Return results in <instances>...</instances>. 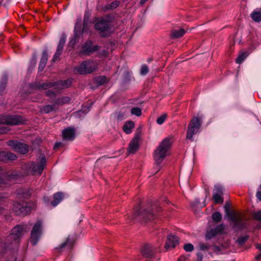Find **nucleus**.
Here are the masks:
<instances>
[{"label":"nucleus","mask_w":261,"mask_h":261,"mask_svg":"<svg viewBox=\"0 0 261 261\" xmlns=\"http://www.w3.org/2000/svg\"><path fill=\"white\" fill-rule=\"evenodd\" d=\"M63 195H64V193L62 192H58L57 193H56L54 196H63Z\"/></svg>","instance_id":"56"},{"label":"nucleus","mask_w":261,"mask_h":261,"mask_svg":"<svg viewBox=\"0 0 261 261\" xmlns=\"http://www.w3.org/2000/svg\"><path fill=\"white\" fill-rule=\"evenodd\" d=\"M99 46L98 45H92L91 41H87L82 47L81 53L84 55H90L95 51L98 50Z\"/></svg>","instance_id":"14"},{"label":"nucleus","mask_w":261,"mask_h":261,"mask_svg":"<svg viewBox=\"0 0 261 261\" xmlns=\"http://www.w3.org/2000/svg\"><path fill=\"white\" fill-rule=\"evenodd\" d=\"M148 72H149L148 67L145 64L143 65L141 67V70H140L141 74H142L143 75H145Z\"/></svg>","instance_id":"41"},{"label":"nucleus","mask_w":261,"mask_h":261,"mask_svg":"<svg viewBox=\"0 0 261 261\" xmlns=\"http://www.w3.org/2000/svg\"><path fill=\"white\" fill-rule=\"evenodd\" d=\"M70 98L68 96H64L58 98L55 102V105H63L66 103H68L70 101Z\"/></svg>","instance_id":"28"},{"label":"nucleus","mask_w":261,"mask_h":261,"mask_svg":"<svg viewBox=\"0 0 261 261\" xmlns=\"http://www.w3.org/2000/svg\"><path fill=\"white\" fill-rule=\"evenodd\" d=\"M255 259L257 260L261 259V251L260 252L255 256Z\"/></svg>","instance_id":"57"},{"label":"nucleus","mask_w":261,"mask_h":261,"mask_svg":"<svg viewBox=\"0 0 261 261\" xmlns=\"http://www.w3.org/2000/svg\"><path fill=\"white\" fill-rule=\"evenodd\" d=\"M167 115L166 114H163L162 116L159 117L157 120L156 122L159 124H162L164 123L166 119L167 118Z\"/></svg>","instance_id":"43"},{"label":"nucleus","mask_w":261,"mask_h":261,"mask_svg":"<svg viewBox=\"0 0 261 261\" xmlns=\"http://www.w3.org/2000/svg\"><path fill=\"white\" fill-rule=\"evenodd\" d=\"M71 85L69 80L60 81L57 83H46L41 85V87L44 89L50 87H55L58 89H63L69 87Z\"/></svg>","instance_id":"11"},{"label":"nucleus","mask_w":261,"mask_h":261,"mask_svg":"<svg viewBox=\"0 0 261 261\" xmlns=\"http://www.w3.org/2000/svg\"><path fill=\"white\" fill-rule=\"evenodd\" d=\"M46 166V159L44 156L40 157L37 163H32L30 166V169L32 171L33 174H38L41 175Z\"/></svg>","instance_id":"10"},{"label":"nucleus","mask_w":261,"mask_h":261,"mask_svg":"<svg viewBox=\"0 0 261 261\" xmlns=\"http://www.w3.org/2000/svg\"><path fill=\"white\" fill-rule=\"evenodd\" d=\"M252 20L256 22H261V11L259 9H255L250 14Z\"/></svg>","instance_id":"25"},{"label":"nucleus","mask_w":261,"mask_h":261,"mask_svg":"<svg viewBox=\"0 0 261 261\" xmlns=\"http://www.w3.org/2000/svg\"><path fill=\"white\" fill-rule=\"evenodd\" d=\"M199 248L201 251H206L210 248V245L206 243H200Z\"/></svg>","instance_id":"44"},{"label":"nucleus","mask_w":261,"mask_h":261,"mask_svg":"<svg viewBox=\"0 0 261 261\" xmlns=\"http://www.w3.org/2000/svg\"><path fill=\"white\" fill-rule=\"evenodd\" d=\"M140 138V134H136L134 138L129 143L128 151L130 153H134L139 149V140Z\"/></svg>","instance_id":"16"},{"label":"nucleus","mask_w":261,"mask_h":261,"mask_svg":"<svg viewBox=\"0 0 261 261\" xmlns=\"http://www.w3.org/2000/svg\"><path fill=\"white\" fill-rule=\"evenodd\" d=\"M63 197H43V201L45 204L49 206L50 204L55 207L57 206L62 200Z\"/></svg>","instance_id":"18"},{"label":"nucleus","mask_w":261,"mask_h":261,"mask_svg":"<svg viewBox=\"0 0 261 261\" xmlns=\"http://www.w3.org/2000/svg\"><path fill=\"white\" fill-rule=\"evenodd\" d=\"M96 69V64L93 61H85L76 68H74V71L81 74L91 73Z\"/></svg>","instance_id":"8"},{"label":"nucleus","mask_w":261,"mask_h":261,"mask_svg":"<svg viewBox=\"0 0 261 261\" xmlns=\"http://www.w3.org/2000/svg\"><path fill=\"white\" fill-rule=\"evenodd\" d=\"M47 53L46 50H44L43 52L41 59L39 63V68L40 69H43L45 67L47 61Z\"/></svg>","instance_id":"26"},{"label":"nucleus","mask_w":261,"mask_h":261,"mask_svg":"<svg viewBox=\"0 0 261 261\" xmlns=\"http://www.w3.org/2000/svg\"><path fill=\"white\" fill-rule=\"evenodd\" d=\"M69 239L67 238L66 241L60 245L58 247L56 248V249H62L65 247H68L69 249H71L73 246V243L71 242H69Z\"/></svg>","instance_id":"29"},{"label":"nucleus","mask_w":261,"mask_h":261,"mask_svg":"<svg viewBox=\"0 0 261 261\" xmlns=\"http://www.w3.org/2000/svg\"><path fill=\"white\" fill-rule=\"evenodd\" d=\"M11 177L10 176H5L4 178H0V188H5L9 184Z\"/></svg>","instance_id":"30"},{"label":"nucleus","mask_w":261,"mask_h":261,"mask_svg":"<svg viewBox=\"0 0 261 261\" xmlns=\"http://www.w3.org/2000/svg\"><path fill=\"white\" fill-rule=\"evenodd\" d=\"M178 238L172 234H169L167 239L165 248L167 249L169 248H174L178 244Z\"/></svg>","instance_id":"15"},{"label":"nucleus","mask_w":261,"mask_h":261,"mask_svg":"<svg viewBox=\"0 0 261 261\" xmlns=\"http://www.w3.org/2000/svg\"><path fill=\"white\" fill-rule=\"evenodd\" d=\"M170 146V140L169 138H166L161 142L153 153L154 160L156 164H161L168 155Z\"/></svg>","instance_id":"3"},{"label":"nucleus","mask_w":261,"mask_h":261,"mask_svg":"<svg viewBox=\"0 0 261 261\" xmlns=\"http://www.w3.org/2000/svg\"><path fill=\"white\" fill-rule=\"evenodd\" d=\"M95 28L101 33L104 32L110 29L109 22L107 20L101 19L95 23Z\"/></svg>","instance_id":"19"},{"label":"nucleus","mask_w":261,"mask_h":261,"mask_svg":"<svg viewBox=\"0 0 261 261\" xmlns=\"http://www.w3.org/2000/svg\"><path fill=\"white\" fill-rule=\"evenodd\" d=\"M248 55L246 53L243 52L240 54L236 59V62L241 64L247 57Z\"/></svg>","instance_id":"32"},{"label":"nucleus","mask_w":261,"mask_h":261,"mask_svg":"<svg viewBox=\"0 0 261 261\" xmlns=\"http://www.w3.org/2000/svg\"><path fill=\"white\" fill-rule=\"evenodd\" d=\"M226 215L228 218L229 220L232 222V221H234L236 219V217L238 215V214H235L231 212V211H229L225 212Z\"/></svg>","instance_id":"33"},{"label":"nucleus","mask_w":261,"mask_h":261,"mask_svg":"<svg viewBox=\"0 0 261 261\" xmlns=\"http://www.w3.org/2000/svg\"><path fill=\"white\" fill-rule=\"evenodd\" d=\"M216 230L217 229L221 233L224 229L223 224H220L216 227Z\"/></svg>","instance_id":"47"},{"label":"nucleus","mask_w":261,"mask_h":261,"mask_svg":"<svg viewBox=\"0 0 261 261\" xmlns=\"http://www.w3.org/2000/svg\"><path fill=\"white\" fill-rule=\"evenodd\" d=\"M131 113L137 116H140L142 114V111L139 108H133L131 109Z\"/></svg>","instance_id":"35"},{"label":"nucleus","mask_w":261,"mask_h":261,"mask_svg":"<svg viewBox=\"0 0 261 261\" xmlns=\"http://www.w3.org/2000/svg\"><path fill=\"white\" fill-rule=\"evenodd\" d=\"M258 201H261V197H257Z\"/></svg>","instance_id":"63"},{"label":"nucleus","mask_w":261,"mask_h":261,"mask_svg":"<svg viewBox=\"0 0 261 261\" xmlns=\"http://www.w3.org/2000/svg\"><path fill=\"white\" fill-rule=\"evenodd\" d=\"M23 231L24 227L22 225H16L11 230L10 234L7 237V240L11 244L13 243L17 244L23 236Z\"/></svg>","instance_id":"6"},{"label":"nucleus","mask_w":261,"mask_h":261,"mask_svg":"<svg viewBox=\"0 0 261 261\" xmlns=\"http://www.w3.org/2000/svg\"><path fill=\"white\" fill-rule=\"evenodd\" d=\"M213 229L215 230V231H216V232H217V234H220V233H221L219 231V230H218L217 229L216 230V227H215V228H214Z\"/></svg>","instance_id":"61"},{"label":"nucleus","mask_w":261,"mask_h":261,"mask_svg":"<svg viewBox=\"0 0 261 261\" xmlns=\"http://www.w3.org/2000/svg\"><path fill=\"white\" fill-rule=\"evenodd\" d=\"M224 210H225V212H227V211H230V205L228 203H226L225 204V205L224 206Z\"/></svg>","instance_id":"52"},{"label":"nucleus","mask_w":261,"mask_h":261,"mask_svg":"<svg viewBox=\"0 0 261 261\" xmlns=\"http://www.w3.org/2000/svg\"><path fill=\"white\" fill-rule=\"evenodd\" d=\"M182 259H184V258L180 257L178 260V261H181Z\"/></svg>","instance_id":"62"},{"label":"nucleus","mask_w":261,"mask_h":261,"mask_svg":"<svg viewBox=\"0 0 261 261\" xmlns=\"http://www.w3.org/2000/svg\"><path fill=\"white\" fill-rule=\"evenodd\" d=\"M200 118L194 117L190 121L187 131L186 138L193 141V136L199 132L201 126Z\"/></svg>","instance_id":"5"},{"label":"nucleus","mask_w":261,"mask_h":261,"mask_svg":"<svg viewBox=\"0 0 261 261\" xmlns=\"http://www.w3.org/2000/svg\"><path fill=\"white\" fill-rule=\"evenodd\" d=\"M55 104L53 106L46 105L43 107V111L46 113H48L51 111H54L55 110Z\"/></svg>","instance_id":"37"},{"label":"nucleus","mask_w":261,"mask_h":261,"mask_svg":"<svg viewBox=\"0 0 261 261\" xmlns=\"http://www.w3.org/2000/svg\"><path fill=\"white\" fill-rule=\"evenodd\" d=\"M6 85V82H4V83H2V84L0 86V91H2L5 89Z\"/></svg>","instance_id":"54"},{"label":"nucleus","mask_w":261,"mask_h":261,"mask_svg":"<svg viewBox=\"0 0 261 261\" xmlns=\"http://www.w3.org/2000/svg\"><path fill=\"white\" fill-rule=\"evenodd\" d=\"M2 210H3V208H2L1 207H0V213H1V212H2Z\"/></svg>","instance_id":"64"},{"label":"nucleus","mask_w":261,"mask_h":261,"mask_svg":"<svg viewBox=\"0 0 261 261\" xmlns=\"http://www.w3.org/2000/svg\"><path fill=\"white\" fill-rule=\"evenodd\" d=\"M252 216L255 220L261 221V211L254 212Z\"/></svg>","instance_id":"38"},{"label":"nucleus","mask_w":261,"mask_h":261,"mask_svg":"<svg viewBox=\"0 0 261 261\" xmlns=\"http://www.w3.org/2000/svg\"><path fill=\"white\" fill-rule=\"evenodd\" d=\"M97 84L99 85H103L107 82V78L105 76H100L98 77L96 80Z\"/></svg>","instance_id":"40"},{"label":"nucleus","mask_w":261,"mask_h":261,"mask_svg":"<svg viewBox=\"0 0 261 261\" xmlns=\"http://www.w3.org/2000/svg\"><path fill=\"white\" fill-rule=\"evenodd\" d=\"M119 5V2L114 1L112 3L107 4L103 8V10L106 11L109 10H113L116 9Z\"/></svg>","instance_id":"27"},{"label":"nucleus","mask_w":261,"mask_h":261,"mask_svg":"<svg viewBox=\"0 0 261 261\" xmlns=\"http://www.w3.org/2000/svg\"><path fill=\"white\" fill-rule=\"evenodd\" d=\"M257 196H261V185L259 187V190L257 192Z\"/></svg>","instance_id":"59"},{"label":"nucleus","mask_w":261,"mask_h":261,"mask_svg":"<svg viewBox=\"0 0 261 261\" xmlns=\"http://www.w3.org/2000/svg\"><path fill=\"white\" fill-rule=\"evenodd\" d=\"M217 234H218L215 230L212 228L211 229L210 231H208L206 236V239L207 240L211 239L215 236H216Z\"/></svg>","instance_id":"36"},{"label":"nucleus","mask_w":261,"mask_h":261,"mask_svg":"<svg viewBox=\"0 0 261 261\" xmlns=\"http://www.w3.org/2000/svg\"><path fill=\"white\" fill-rule=\"evenodd\" d=\"M197 261H202L203 254L201 252H198L197 254Z\"/></svg>","instance_id":"50"},{"label":"nucleus","mask_w":261,"mask_h":261,"mask_svg":"<svg viewBox=\"0 0 261 261\" xmlns=\"http://www.w3.org/2000/svg\"><path fill=\"white\" fill-rule=\"evenodd\" d=\"M42 221L38 220L33 227L31 232L30 242L33 246L37 244L42 234Z\"/></svg>","instance_id":"9"},{"label":"nucleus","mask_w":261,"mask_h":261,"mask_svg":"<svg viewBox=\"0 0 261 261\" xmlns=\"http://www.w3.org/2000/svg\"><path fill=\"white\" fill-rule=\"evenodd\" d=\"M213 250L215 252H219L221 251V248L217 245H215L213 246Z\"/></svg>","instance_id":"48"},{"label":"nucleus","mask_w":261,"mask_h":261,"mask_svg":"<svg viewBox=\"0 0 261 261\" xmlns=\"http://www.w3.org/2000/svg\"><path fill=\"white\" fill-rule=\"evenodd\" d=\"M33 194L34 191L33 190H30L28 188H20L16 191V194L18 196H28Z\"/></svg>","instance_id":"23"},{"label":"nucleus","mask_w":261,"mask_h":261,"mask_svg":"<svg viewBox=\"0 0 261 261\" xmlns=\"http://www.w3.org/2000/svg\"><path fill=\"white\" fill-rule=\"evenodd\" d=\"M184 249L186 252H192L194 248L191 243H188L184 246Z\"/></svg>","instance_id":"39"},{"label":"nucleus","mask_w":261,"mask_h":261,"mask_svg":"<svg viewBox=\"0 0 261 261\" xmlns=\"http://www.w3.org/2000/svg\"><path fill=\"white\" fill-rule=\"evenodd\" d=\"M99 54L100 56H106L108 55V51L106 50H102L101 52L99 53Z\"/></svg>","instance_id":"53"},{"label":"nucleus","mask_w":261,"mask_h":261,"mask_svg":"<svg viewBox=\"0 0 261 261\" xmlns=\"http://www.w3.org/2000/svg\"><path fill=\"white\" fill-rule=\"evenodd\" d=\"M185 31L183 29L173 30L171 33V37L173 39L181 37L185 34Z\"/></svg>","instance_id":"22"},{"label":"nucleus","mask_w":261,"mask_h":261,"mask_svg":"<svg viewBox=\"0 0 261 261\" xmlns=\"http://www.w3.org/2000/svg\"><path fill=\"white\" fill-rule=\"evenodd\" d=\"M227 191L220 185L215 186L213 190V196H221L222 195H227Z\"/></svg>","instance_id":"21"},{"label":"nucleus","mask_w":261,"mask_h":261,"mask_svg":"<svg viewBox=\"0 0 261 261\" xmlns=\"http://www.w3.org/2000/svg\"><path fill=\"white\" fill-rule=\"evenodd\" d=\"M160 249L151 244H145L141 249V253L147 261H158L160 259Z\"/></svg>","instance_id":"4"},{"label":"nucleus","mask_w":261,"mask_h":261,"mask_svg":"<svg viewBox=\"0 0 261 261\" xmlns=\"http://www.w3.org/2000/svg\"><path fill=\"white\" fill-rule=\"evenodd\" d=\"M148 0H141L140 3L141 5L145 4Z\"/></svg>","instance_id":"60"},{"label":"nucleus","mask_w":261,"mask_h":261,"mask_svg":"<svg viewBox=\"0 0 261 261\" xmlns=\"http://www.w3.org/2000/svg\"><path fill=\"white\" fill-rule=\"evenodd\" d=\"M9 129L7 127H2L0 128V134L7 133Z\"/></svg>","instance_id":"49"},{"label":"nucleus","mask_w":261,"mask_h":261,"mask_svg":"<svg viewBox=\"0 0 261 261\" xmlns=\"http://www.w3.org/2000/svg\"><path fill=\"white\" fill-rule=\"evenodd\" d=\"M36 207L35 202L20 199L13 203V210L16 215L25 216L29 214L32 210L35 209Z\"/></svg>","instance_id":"2"},{"label":"nucleus","mask_w":261,"mask_h":261,"mask_svg":"<svg viewBox=\"0 0 261 261\" xmlns=\"http://www.w3.org/2000/svg\"><path fill=\"white\" fill-rule=\"evenodd\" d=\"M139 203L135 208L132 218V220L139 221H150L154 219L156 213L162 210L160 204L158 201L152 203L151 199L145 200L139 199Z\"/></svg>","instance_id":"1"},{"label":"nucleus","mask_w":261,"mask_h":261,"mask_svg":"<svg viewBox=\"0 0 261 261\" xmlns=\"http://www.w3.org/2000/svg\"><path fill=\"white\" fill-rule=\"evenodd\" d=\"M17 156L13 153L8 151H2L0 152V161H14Z\"/></svg>","instance_id":"20"},{"label":"nucleus","mask_w":261,"mask_h":261,"mask_svg":"<svg viewBox=\"0 0 261 261\" xmlns=\"http://www.w3.org/2000/svg\"><path fill=\"white\" fill-rule=\"evenodd\" d=\"M135 127V123L132 121H129L125 123L123 126V131L127 134H130L132 129Z\"/></svg>","instance_id":"24"},{"label":"nucleus","mask_w":261,"mask_h":261,"mask_svg":"<svg viewBox=\"0 0 261 261\" xmlns=\"http://www.w3.org/2000/svg\"><path fill=\"white\" fill-rule=\"evenodd\" d=\"M216 203H221L223 201V197H213Z\"/></svg>","instance_id":"46"},{"label":"nucleus","mask_w":261,"mask_h":261,"mask_svg":"<svg viewBox=\"0 0 261 261\" xmlns=\"http://www.w3.org/2000/svg\"><path fill=\"white\" fill-rule=\"evenodd\" d=\"M62 51L61 50H58L57 49L54 56V57L53 58V61L54 62L56 61V60H58V59L59 58V57H60V56L61 55V53H62Z\"/></svg>","instance_id":"45"},{"label":"nucleus","mask_w":261,"mask_h":261,"mask_svg":"<svg viewBox=\"0 0 261 261\" xmlns=\"http://www.w3.org/2000/svg\"><path fill=\"white\" fill-rule=\"evenodd\" d=\"M248 239V237L247 236H242L238 238L237 242L240 245H243Z\"/></svg>","instance_id":"42"},{"label":"nucleus","mask_w":261,"mask_h":261,"mask_svg":"<svg viewBox=\"0 0 261 261\" xmlns=\"http://www.w3.org/2000/svg\"><path fill=\"white\" fill-rule=\"evenodd\" d=\"M61 145V143L57 142L54 146L55 148H58Z\"/></svg>","instance_id":"58"},{"label":"nucleus","mask_w":261,"mask_h":261,"mask_svg":"<svg viewBox=\"0 0 261 261\" xmlns=\"http://www.w3.org/2000/svg\"><path fill=\"white\" fill-rule=\"evenodd\" d=\"M75 131L73 128L68 127L62 132V136L64 140L72 141L75 138Z\"/></svg>","instance_id":"17"},{"label":"nucleus","mask_w":261,"mask_h":261,"mask_svg":"<svg viewBox=\"0 0 261 261\" xmlns=\"http://www.w3.org/2000/svg\"><path fill=\"white\" fill-rule=\"evenodd\" d=\"M65 42L66 38L65 37L63 36L62 38H61L57 49L58 50L62 51Z\"/></svg>","instance_id":"34"},{"label":"nucleus","mask_w":261,"mask_h":261,"mask_svg":"<svg viewBox=\"0 0 261 261\" xmlns=\"http://www.w3.org/2000/svg\"><path fill=\"white\" fill-rule=\"evenodd\" d=\"M7 144L13 150L20 153L24 154L28 151V145L17 141H9L7 142Z\"/></svg>","instance_id":"12"},{"label":"nucleus","mask_w":261,"mask_h":261,"mask_svg":"<svg viewBox=\"0 0 261 261\" xmlns=\"http://www.w3.org/2000/svg\"><path fill=\"white\" fill-rule=\"evenodd\" d=\"M46 94L48 96H54L55 95L54 92H53L51 90H47L46 92Z\"/></svg>","instance_id":"51"},{"label":"nucleus","mask_w":261,"mask_h":261,"mask_svg":"<svg viewBox=\"0 0 261 261\" xmlns=\"http://www.w3.org/2000/svg\"><path fill=\"white\" fill-rule=\"evenodd\" d=\"M231 222L233 223V227L239 230L246 228L247 225V219L239 214L236 217L235 220Z\"/></svg>","instance_id":"13"},{"label":"nucleus","mask_w":261,"mask_h":261,"mask_svg":"<svg viewBox=\"0 0 261 261\" xmlns=\"http://www.w3.org/2000/svg\"><path fill=\"white\" fill-rule=\"evenodd\" d=\"M255 246L256 248H257V249H259L260 251H261V243L255 244Z\"/></svg>","instance_id":"55"},{"label":"nucleus","mask_w":261,"mask_h":261,"mask_svg":"<svg viewBox=\"0 0 261 261\" xmlns=\"http://www.w3.org/2000/svg\"><path fill=\"white\" fill-rule=\"evenodd\" d=\"M212 217L213 220L216 223H218L221 221L222 215L220 214V213H219L218 212H216L212 214Z\"/></svg>","instance_id":"31"},{"label":"nucleus","mask_w":261,"mask_h":261,"mask_svg":"<svg viewBox=\"0 0 261 261\" xmlns=\"http://www.w3.org/2000/svg\"><path fill=\"white\" fill-rule=\"evenodd\" d=\"M24 119L20 115L0 116V124L19 125L23 123Z\"/></svg>","instance_id":"7"}]
</instances>
